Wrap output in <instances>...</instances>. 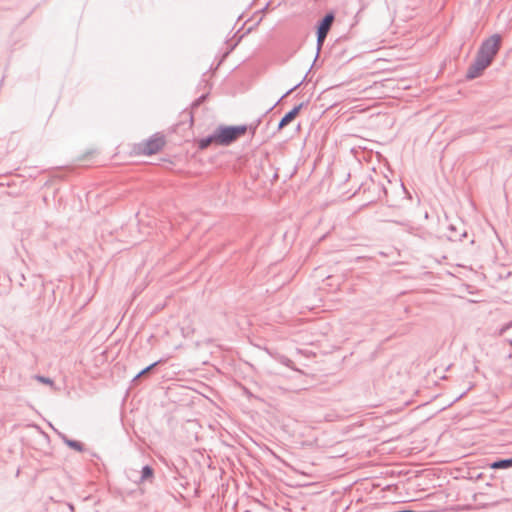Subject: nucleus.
<instances>
[{
	"instance_id": "obj_1",
	"label": "nucleus",
	"mask_w": 512,
	"mask_h": 512,
	"mask_svg": "<svg viewBox=\"0 0 512 512\" xmlns=\"http://www.w3.org/2000/svg\"><path fill=\"white\" fill-rule=\"evenodd\" d=\"M501 46V36L493 34L485 39L476 54L472 64L468 67L466 72L467 79H475L492 63L494 57L497 55Z\"/></svg>"
},
{
	"instance_id": "obj_2",
	"label": "nucleus",
	"mask_w": 512,
	"mask_h": 512,
	"mask_svg": "<svg viewBox=\"0 0 512 512\" xmlns=\"http://www.w3.org/2000/svg\"><path fill=\"white\" fill-rule=\"evenodd\" d=\"M217 130V138L218 145L228 146L234 141H236L239 137L244 135L247 130V125H237V126H219L216 128Z\"/></svg>"
},
{
	"instance_id": "obj_3",
	"label": "nucleus",
	"mask_w": 512,
	"mask_h": 512,
	"mask_svg": "<svg viewBox=\"0 0 512 512\" xmlns=\"http://www.w3.org/2000/svg\"><path fill=\"white\" fill-rule=\"evenodd\" d=\"M165 145V138L162 135L154 134L149 139L137 144L134 152L138 155H153L158 153Z\"/></svg>"
},
{
	"instance_id": "obj_4",
	"label": "nucleus",
	"mask_w": 512,
	"mask_h": 512,
	"mask_svg": "<svg viewBox=\"0 0 512 512\" xmlns=\"http://www.w3.org/2000/svg\"><path fill=\"white\" fill-rule=\"evenodd\" d=\"M137 473L138 471L135 469H130L127 472L128 478L137 485L152 484L155 479L154 469L150 465L143 466L139 471V476L136 475Z\"/></svg>"
},
{
	"instance_id": "obj_5",
	"label": "nucleus",
	"mask_w": 512,
	"mask_h": 512,
	"mask_svg": "<svg viewBox=\"0 0 512 512\" xmlns=\"http://www.w3.org/2000/svg\"><path fill=\"white\" fill-rule=\"evenodd\" d=\"M334 21V14L327 13L317 26V54L321 50V47L326 39V36Z\"/></svg>"
},
{
	"instance_id": "obj_6",
	"label": "nucleus",
	"mask_w": 512,
	"mask_h": 512,
	"mask_svg": "<svg viewBox=\"0 0 512 512\" xmlns=\"http://www.w3.org/2000/svg\"><path fill=\"white\" fill-rule=\"evenodd\" d=\"M303 103H300L299 105L295 106L292 110H290L289 112H287L283 117L282 119L280 120L279 124H278V130H281L282 128H284L286 125H288L291 121L294 120V118L298 115V113L300 112V110L302 109L303 107Z\"/></svg>"
},
{
	"instance_id": "obj_7",
	"label": "nucleus",
	"mask_w": 512,
	"mask_h": 512,
	"mask_svg": "<svg viewBox=\"0 0 512 512\" xmlns=\"http://www.w3.org/2000/svg\"><path fill=\"white\" fill-rule=\"evenodd\" d=\"M212 143L218 144L217 130H215L213 132V134L199 139L198 148L201 150H204V149L208 148Z\"/></svg>"
},
{
	"instance_id": "obj_8",
	"label": "nucleus",
	"mask_w": 512,
	"mask_h": 512,
	"mask_svg": "<svg viewBox=\"0 0 512 512\" xmlns=\"http://www.w3.org/2000/svg\"><path fill=\"white\" fill-rule=\"evenodd\" d=\"M512 467V457L507 459H499L490 464L491 469H508Z\"/></svg>"
},
{
	"instance_id": "obj_9",
	"label": "nucleus",
	"mask_w": 512,
	"mask_h": 512,
	"mask_svg": "<svg viewBox=\"0 0 512 512\" xmlns=\"http://www.w3.org/2000/svg\"><path fill=\"white\" fill-rule=\"evenodd\" d=\"M63 441L67 446L78 452H82L84 450L83 444L79 441L69 439L66 436H63Z\"/></svg>"
},
{
	"instance_id": "obj_10",
	"label": "nucleus",
	"mask_w": 512,
	"mask_h": 512,
	"mask_svg": "<svg viewBox=\"0 0 512 512\" xmlns=\"http://www.w3.org/2000/svg\"><path fill=\"white\" fill-rule=\"evenodd\" d=\"M166 360L164 359H160V360H157L155 362H153L152 364H150L149 366H147L146 368L142 369L134 378H133V381H136L137 379H139L141 376L147 374L149 371H151L154 367H156L158 364H161L163 362H165Z\"/></svg>"
},
{
	"instance_id": "obj_11",
	"label": "nucleus",
	"mask_w": 512,
	"mask_h": 512,
	"mask_svg": "<svg viewBox=\"0 0 512 512\" xmlns=\"http://www.w3.org/2000/svg\"><path fill=\"white\" fill-rule=\"evenodd\" d=\"M35 379L38 382H40V383H43V384H46V385H50L51 387L54 386V381L51 378H49V377H45V376H42V375H36Z\"/></svg>"
},
{
	"instance_id": "obj_12",
	"label": "nucleus",
	"mask_w": 512,
	"mask_h": 512,
	"mask_svg": "<svg viewBox=\"0 0 512 512\" xmlns=\"http://www.w3.org/2000/svg\"><path fill=\"white\" fill-rule=\"evenodd\" d=\"M303 81H300L299 83H297L295 86H293L292 88H290L271 108L273 109V107L275 105H277L283 98H285L286 96H288L290 93H292L294 90H296L301 84H302Z\"/></svg>"
},
{
	"instance_id": "obj_13",
	"label": "nucleus",
	"mask_w": 512,
	"mask_h": 512,
	"mask_svg": "<svg viewBox=\"0 0 512 512\" xmlns=\"http://www.w3.org/2000/svg\"><path fill=\"white\" fill-rule=\"evenodd\" d=\"M394 222H395V223H397V224H400V225L404 226V227H405V230H406L408 233H410V234H416V229H415L413 226H411V225H409V224H407V223H402V222H397V221H394Z\"/></svg>"
},
{
	"instance_id": "obj_14",
	"label": "nucleus",
	"mask_w": 512,
	"mask_h": 512,
	"mask_svg": "<svg viewBox=\"0 0 512 512\" xmlns=\"http://www.w3.org/2000/svg\"><path fill=\"white\" fill-rule=\"evenodd\" d=\"M204 98H205V96H201V97L198 99L197 103H200L201 101H203V100H204Z\"/></svg>"
},
{
	"instance_id": "obj_15",
	"label": "nucleus",
	"mask_w": 512,
	"mask_h": 512,
	"mask_svg": "<svg viewBox=\"0 0 512 512\" xmlns=\"http://www.w3.org/2000/svg\"><path fill=\"white\" fill-rule=\"evenodd\" d=\"M204 98H205V96H201V97L198 99L197 103H200L201 101H203V100H204Z\"/></svg>"
},
{
	"instance_id": "obj_16",
	"label": "nucleus",
	"mask_w": 512,
	"mask_h": 512,
	"mask_svg": "<svg viewBox=\"0 0 512 512\" xmlns=\"http://www.w3.org/2000/svg\"><path fill=\"white\" fill-rule=\"evenodd\" d=\"M289 362H291V361H290L289 359H287V358L285 359V361H283V363H284L285 365H288V363H289Z\"/></svg>"
},
{
	"instance_id": "obj_17",
	"label": "nucleus",
	"mask_w": 512,
	"mask_h": 512,
	"mask_svg": "<svg viewBox=\"0 0 512 512\" xmlns=\"http://www.w3.org/2000/svg\"><path fill=\"white\" fill-rule=\"evenodd\" d=\"M450 239H456L457 238V235H450L449 236Z\"/></svg>"
},
{
	"instance_id": "obj_18",
	"label": "nucleus",
	"mask_w": 512,
	"mask_h": 512,
	"mask_svg": "<svg viewBox=\"0 0 512 512\" xmlns=\"http://www.w3.org/2000/svg\"><path fill=\"white\" fill-rule=\"evenodd\" d=\"M462 236H465V233L460 234V235L458 236V237H459V239H460Z\"/></svg>"
}]
</instances>
